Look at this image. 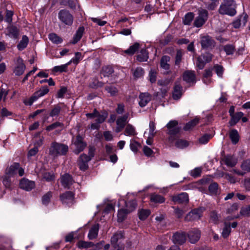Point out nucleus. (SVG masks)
<instances>
[{
	"label": "nucleus",
	"mask_w": 250,
	"mask_h": 250,
	"mask_svg": "<svg viewBox=\"0 0 250 250\" xmlns=\"http://www.w3.org/2000/svg\"><path fill=\"white\" fill-rule=\"evenodd\" d=\"M60 199L63 204L69 206L74 201V194L71 191H67L60 195Z\"/></svg>",
	"instance_id": "obj_15"
},
{
	"label": "nucleus",
	"mask_w": 250,
	"mask_h": 250,
	"mask_svg": "<svg viewBox=\"0 0 250 250\" xmlns=\"http://www.w3.org/2000/svg\"><path fill=\"white\" fill-rule=\"evenodd\" d=\"M42 178L47 182H51L54 179V175L50 172H45Z\"/></svg>",
	"instance_id": "obj_59"
},
{
	"label": "nucleus",
	"mask_w": 250,
	"mask_h": 250,
	"mask_svg": "<svg viewBox=\"0 0 250 250\" xmlns=\"http://www.w3.org/2000/svg\"><path fill=\"white\" fill-rule=\"evenodd\" d=\"M214 68L218 76L221 77L224 72L223 67L221 65L216 64L214 65Z\"/></svg>",
	"instance_id": "obj_60"
},
{
	"label": "nucleus",
	"mask_w": 250,
	"mask_h": 250,
	"mask_svg": "<svg viewBox=\"0 0 250 250\" xmlns=\"http://www.w3.org/2000/svg\"><path fill=\"white\" fill-rule=\"evenodd\" d=\"M63 127V125L62 123H61L59 122H55L48 126H47L46 128V130L48 131H50L53 130L55 129H56L58 127L61 128V130H62Z\"/></svg>",
	"instance_id": "obj_41"
},
{
	"label": "nucleus",
	"mask_w": 250,
	"mask_h": 250,
	"mask_svg": "<svg viewBox=\"0 0 250 250\" xmlns=\"http://www.w3.org/2000/svg\"><path fill=\"white\" fill-rule=\"evenodd\" d=\"M144 74V71L141 67L136 68L133 72V75L135 79L142 77Z\"/></svg>",
	"instance_id": "obj_47"
},
{
	"label": "nucleus",
	"mask_w": 250,
	"mask_h": 250,
	"mask_svg": "<svg viewBox=\"0 0 250 250\" xmlns=\"http://www.w3.org/2000/svg\"><path fill=\"white\" fill-rule=\"evenodd\" d=\"M20 187L22 189L29 191L34 188L35 183L28 179H23L20 181Z\"/></svg>",
	"instance_id": "obj_18"
},
{
	"label": "nucleus",
	"mask_w": 250,
	"mask_h": 250,
	"mask_svg": "<svg viewBox=\"0 0 250 250\" xmlns=\"http://www.w3.org/2000/svg\"><path fill=\"white\" fill-rule=\"evenodd\" d=\"M124 238V234L122 232L120 231L116 233L111 238V244L113 245H117V243L119 240Z\"/></svg>",
	"instance_id": "obj_34"
},
{
	"label": "nucleus",
	"mask_w": 250,
	"mask_h": 250,
	"mask_svg": "<svg viewBox=\"0 0 250 250\" xmlns=\"http://www.w3.org/2000/svg\"><path fill=\"white\" fill-rule=\"evenodd\" d=\"M247 21V15L246 14L243 15L232 22V25L234 28H238L241 26H245Z\"/></svg>",
	"instance_id": "obj_20"
},
{
	"label": "nucleus",
	"mask_w": 250,
	"mask_h": 250,
	"mask_svg": "<svg viewBox=\"0 0 250 250\" xmlns=\"http://www.w3.org/2000/svg\"><path fill=\"white\" fill-rule=\"evenodd\" d=\"M94 246V244L91 242H85L83 241H80L77 243V246L80 249L88 248Z\"/></svg>",
	"instance_id": "obj_46"
},
{
	"label": "nucleus",
	"mask_w": 250,
	"mask_h": 250,
	"mask_svg": "<svg viewBox=\"0 0 250 250\" xmlns=\"http://www.w3.org/2000/svg\"><path fill=\"white\" fill-rule=\"evenodd\" d=\"M149 138H153L155 134V132H154L155 129V124L154 122L150 121L149 122Z\"/></svg>",
	"instance_id": "obj_54"
},
{
	"label": "nucleus",
	"mask_w": 250,
	"mask_h": 250,
	"mask_svg": "<svg viewBox=\"0 0 250 250\" xmlns=\"http://www.w3.org/2000/svg\"><path fill=\"white\" fill-rule=\"evenodd\" d=\"M202 172V169L200 167H196L191 171L190 175L194 177L199 176Z\"/></svg>",
	"instance_id": "obj_63"
},
{
	"label": "nucleus",
	"mask_w": 250,
	"mask_h": 250,
	"mask_svg": "<svg viewBox=\"0 0 250 250\" xmlns=\"http://www.w3.org/2000/svg\"><path fill=\"white\" fill-rule=\"evenodd\" d=\"M61 107L59 105H55L50 112L51 117H55L58 116L60 113Z\"/></svg>",
	"instance_id": "obj_56"
},
{
	"label": "nucleus",
	"mask_w": 250,
	"mask_h": 250,
	"mask_svg": "<svg viewBox=\"0 0 250 250\" xmlns=\"http://www.w3.org/2000/svg\"><path fill=\"white\" fill-rule=\"evenodd\" d=\"M139 43L136 42L133 45L130 46L128 49L125 50V52L129 55H133L139 49Z\"/></svg>",
	"instance_id": "obj_40"
},
{
	"label": "nucleus",
	"mask_w": 250,
	"mask_h": 250,
	"mask_svg": "<svg viewBox=\"0 0 250 250\" xmlns=\"http://www.w3.org/2000/svg\"><path fill=\"white\" fill-rule=\"evenodd\" d=\"M48 38L52 42L55 44H59L62 42V39L55 33L49 34Z\"/></svg>",
	"instance_id": "obj_37"
},
{
	"label": "nucleus",
	"mask_w": 250,
	"mask_h": 250,
	"mask_svg": "<svg viewBox=\"0 0 250 250\" xmlns=\"http://www.w3.org/2000/svg\"><path fill=\"white\" fill-rule=\"evenodd\" d=\"M18 172L19 176H22L24 174V170L20 167L18 163H14L6 169L5 174L8 177H13Z\"/></svg>",
	"instance_id": "obj_7"
},
{
	"label": "nucleus",
	"mask_w": 250,
	"mask_h": 250,
	"mask_svg": "<svg viewBox=\"0 0 250 250\" xmlns=\"http://www.w3.org/2000/svg\"><path fill=\"white\" fill-rule=\"evenodd\" d=\"M222 176H225V178L231 183H235L239 181V180L236 177L231 175L230 174L223 173Z\"/></svg>",
	"instance_id": "obj_58"
},
{
	"label": "nucleus",
	"mask_w": 250,
	"mask_h": 250,
	"mask_svg": "<svg viewBox=\"0 0 250 250\" xmlns=\"http://www.w3.org/2000/svg\"><path fill=\"white\" fill-rule=\"evenodd\" d=\"M220 216L215 210H212L209 215V221L214 224H217L219 221Z\"/></svg>",
	"instance_id": "obj_42"
},
{
	"label": "nucleus",
	"mask_w": 250,
	"mask_h": 250,
	"mask_svg": "<svg viewBox=\"0 0 250 250\" xmlns=\"http://www.w3.org/2000/svg\"><path fill=\"white\" fill-rule=\"evenodd\" d=\"M199 120V119L197 118H194L193 120L186 124L184 127V129L186 131L191 129L198 123Z\"/></svg>",
	"instance_id": "obj_39"
},
{
	"label": "nucleus",
	"mask_w": 250,
	"mask_h": 250,
	"mask_svg": "<svg viewBox=\"0 0 250 250\" xmlns=\"http://www.w3.org/2000/svg\"><path fill=\"white\" fill-rule=\"evenodd\" d=\"M225 164L230 167H234L237 163V159L233 156H227L224 159Z\"/></svg>",
	"instance_id": "obj_24"
},
{
	"label": "nucleus",
	"mask_w": 250,
	"mask_h": 250,
	"mask_svg": "<svg viewBox=\"0 0 250 250\" xmlns=\"http://www.w3.org/2000/svg\"><path fill=\"white\" fill-rule=\"evenodd\" d=\"M124 134L126 136H134L137 134L135 127L130 124H127Z\"/></svg>",
	"instance_id": "obj_31"
},
{
	"label": "nucleus",
	"mask_w": 250,
	"mask_h": 250,
	"mask_svg": "<svg viewBox=\"0 0 250 250\" xmlns=\"http://www.w3.org/2000/svg\"><path fill=\"white\" fill-rule=\"evenodd\" d=\"M49 90L46 86H42L39 90L36 91L33 94L38 99L40 97H42L46 94Z\"/></svg>",
	"instance_id": "obj_29"
},
{
	"label": "nucleus",
	"mask_w": 250,
	"mask_h": 250,
	"mask_svg": "<svg viewBox=\"0 0 250 250\" xmlns=\"http://www.w3.org/2000/svg\"><path fill=\"white\" fill-rule=\"evenodd\" d=\"M170 61V57L168 56H164L161 59L160 66L161 67L166 70L169 69V64L168 62Z\"/></svg>",
	"instance_id": "obj_25"
},
{
	"label": "nucleus",
	"mask_w": 250,
	"mask_h": 250,
	"mask_svg": "<svg viewBox=\"0 0 250 250\" xmlns=\"http://www.w3.org/2000/svg\"><path fill=\"white\" fill-rule=\"evenodd\" d=\"M242 169L245 171H250V160L244 162L241 166Z\"/></svg>",
	"instance_id": "obj_62"
},
{
	"label": "nucleus",
	"mask_w": 250,
	"mask_h": 250,
	"mask_svg": "<svg viewBox=\"0 0 250 250\" xmlns=\"http://www.w3.org/2000/svg\"><path fill=\"white\" fill-rule=\"evenodd\" d=\"M209 191L212 194H215L217 192L218 185L216 183L211 184L208 187Z\"/></svg>",
	"instance_id": "obj_61"
},
{
	"label": "nucleus",
	"mask_w": 250,
	"mask_h": 250,
	"mask_svg": "<svg viewBox=\"0 0 250 250\" xmlns=\"http://www.w3.org/2000/svg\"><path fill=\"white\" fill-rule=\"evenodd\" d=\"M54 72H66L67 69L66 68V65H61L58 66H55L52 69Z\"/></svg>",
	"instance_id": "obj_57"
},
{
	"label": "nucleus",
	"mask_w": 250,
	"mask_h": 250,
	"mask_svg": "<svg viewBox=\"0 0 250 250\" xmlns=\"http://www.w3.org/2000/svg\"><path fill=\"white\" fill-rule=\"evenodd\" d=\"M183 80L188 83H194L195 81V74L193 71H186L183 76Z\"/></svg>",
	"instance_id": "obj_23"
},
{
	"label": "nucleus",
	"mask_w": 250,
	"mask_h": 250,
	"mask_svg": "<svg viewBox=\"0 0 250 250\" xmlns=\"http://www.w3.org/2000/svg\"><path fill=\"white\" fill-rule=\"evenodd\" d=\"M129 114L126 113L123 116L119 117L116 120L117 127L116 132H120L125 126L127 122Z\"/></svg>",
	"instance_id": "obj_12"
},
{
	"label": "nucleus",
	"mask_w": 250,
	"mask_h": 250,
	"mask_svg": "<svg viewBox=\"0 0 250 250\" xmlns=\"http://www.w3.org/2000/svg\"><path fill=\"white\" fill-rule=\"evenodd\" d=\"M15 66L14 69V73L16 76L21 75L25 69V65L23 61L21 58H18L15 62Z\"/></svg>",
	"instance_id": "obj_10"
},
{
	"label": "nucleus",
	"mask_w": 250,
	"mask_h": 250,
	"mask_svg": "<svg viewBox=\"0 0 250 250\" xmlns=\"http://www.w3.org/2000/svg\"><path fill=\"white\" fill-rule=\"evenodd\" d=\"M105 90L111 96H115L117 95L118 91L116 87L111 85L106 86L105 87Z\"/></svg>",
	"instance_id": "obj_52"
},
{
	"label": "nucleus",
	"mask_w": 250,
	"mask_h": 250,
	"mask_svg": "<svg viewBox=\"0 0 250 250\" xmlns=\"http://www.w3.org/2000/svg\"><path fill=\"white\" fill-rule=\"evenodd\" d=\"M73 145L75 146L74 152L76 154H78L82 151L86 146V144L83 141V138L78 135L76 137V140L73 142Z\"/></svg>",
	"instance_id": "obj_13"
},
{
	"label": "nucleus",
	"mask_w": 250,
	"mask_h": 250,
	"mask_svg": "<svg viewBox=\"0 0 250 250\" xmlns=\"http://www.w3.org/2000/svg\"><path fill=\"white\" fill-rule=\"evenodd\" d=\"M211 136L209 135L206 134L201 137L199 140V143L201 144H205L208 142L209 140L211 138Z\"/></svg>",
	"instance_id": "obj_64"
},
{
	"label": "nucleus",
	"mask_w": 250,
	"mask_h": 250,
	"mask_svg": "<svg viewBox=\"0 0 250 250\" xmlns=\"http://www.w3.org/2000/svg\"><path fill=\"white\" fill-rule=\"evenodd\" d=\"M99 229V225L98 224L94 225L90 229L88 234V238L90 240H93L96 238L98 234Z\"/></svg>",
	"instance_id": "obj_22"
},
{
	"label": "nucleus",
	"mask_w": 250,
	"mask_h": 250,
	"mask_svg": "<svg viewBox=\"0 0 250 250\" xmlns=\"http://www.w3.org/2000/svg\"><path fill=\"white\" fill-rule=\"evenodd\" d=\"M84 30V29L83 27H80L78 28L75 35H74V36L73 37V41H72V43L75 44L79 41L80 40V39H81V38L82 37V36L83 35Z\"/></svg>",
	"instance_id": "obj_28"
},
{
	"label": "nucleus",
	"mask_w": 250,
	"mask_h": 250,
	"mask_svg": "<svg viewBox=\"0 0 250 250\" xmlns=\"http://www.w3.org/2000/svg\"><path fill=\"white\" fill-rule=\"evenodd\" d=\"M28 42L29 40L28 37L26 36H23L17 46L18 49L20 50L24 49L27 46Z\"/></svg>",
	"instance_id": "obj_33"
},
{
	"label": "nucleus",
	"mask_w": 250,
	"mask_h": 250,
	"mask_svg": "<svg viewBox=\"0 0 250 250\" xmlns=\"http://www.w3.org/2000/svg\"><path fill=\"white\" fill-rule=\"evenodd\" d=\"M212 57V55L208 53H205L199 56L196 62L197 67L200 69H203L205 65L211 61Z\"/></svg>",
	"instance_id": "obj_8"
},
{
	"label": "nucleus",
	"mask_w": 250,
	"mask_h": 250,
	"mask_svg": "<svg viewBox=\"0 0 250 250\" xmlns=\"http://www.w3.org/2000/svg\"><path fill=\"white\" fill-rule=\"evenodd\" d=\"M68 146L57 142L51 144L49 148V154L52 156L55 157L59 156L64 155L68 151Z\"/></svg>",
	"instance_id": "obj_2"
},
{
	"label": "nucleus",
	"mask_w": 250,
	"mask_h": 250,
	"mask_svg": "<svg viewBox=\"0 0 250 250\" xmlns=\"http://www.w3.org/2000/svg\"><path fill=\"white\" fill-rule=\"evenodd\" d=\"M188 237L189 241L192 244H195L199 241L201 237V231L197 228H194L190 230Z\"/></svg>",
	"instance_id": "obj_11"
},
{
	"label": "nucleus",
	"mask_w": 250,
	"mask_h": 250,
	"mask_svg": "<svg viewBox=\"0 0 250 250\" xmlns=\"http://www.w3.org/2000/svg\"><path fill=\"white\" fill-rule=\"evenodd\" d=\"M140 146V144L137 141L134 140H131L130 143V148L132 151L134 152H137L138 151V148Z\"/></svg>",
	"instance_id": "obj_53"
},
{
	"label": "nucleus",
	"mask_w": 250,
	"mask_h": 250,
	"mask_svg": "<svg viewBox=\"0 0 250 250\" xmlns=\"http://www.w3.org/2000/svg\"><path fill=\"white\" fill-rule=\"evenodd\" d=\"M202 48H207L214 45V42L208 36H202L201 39Z\"/></svg>",
	"instance_id": "obj_19"
},
{
	"label": "nucleus",
	"mask_w": 250,
	"mask_h": 250,
	"mask_svg": "<svg viewBox=\"0 0 250 250\" xmlns=\"http://www.w3.org/2000/svg\"><path fill=\"white\" fill-rule=\"evenodd\" d=\"M150 200L155 203H162L165 202V200L164 197L160 195L152 194L150 196Z\"/></svg>",
	"instance_id": "obj_35"
},
{
	"label": "nucleus",
	"mask_w": 250,
	"mask_h": 250,
	"mask_svg": "<svg viewBox=\"0 0 250 250\" xmlns=\"http://www.w3.org/2000/svg\"><path fill=\"white\" fill-rule=\"evenodd\" d=\"M129 213L126 208L120 209L117 215L118 222H122L125 218L126 215Z\"/></svg>",
	"instance_id": "obj_38"
},
{
	"label": "nucleus",
	"mask_w": 250,
	"mask_h": 250,
	"mask_svg": "<svg viewBox=\"0 0 250 250\" xmlns=\"http://www.w3.org/2000/svg\"><path fill=\"white\" fill-rule=\"evenodd\" d=\"M166 126L168 130L167 133L169 135V141L172 143L174 140V136L180 132L181 127L178 126V122L176 120L169 121Z\"/></svg>",
	"instance_id": "obj_4"
},
{
	"label": "nucleus",
	"mask_w": 250,
	"mask_h": 250,
	"mask_svg": "<svg viewBox=\"0 0 250 250\" xmlns=\"http://www.w3.org/2000/svg\"><path fill=\"white\" fill-rule=\"evenodd\" d=\"M241 215L244 217H250V205L242 207L240 211Z\"/></svg>",
	"instance_id": "obj_49"
},
{
	"label": "nucleus",
	"mask_w": 250,
	"mask_h": 250,
	"mask_svg": "<svg viewBox=\"0 0 250 250\" xmlns=\"http://www.w3.org/2000/svg\"><path fill=\"white\" fill-rule=\"evenodd\" d=\"M52 197V193L51 192H48L45 194L42 197V203L43 205H47L50 201V199Z\"/></svg>",
	"instance_id": "obj_55"
},
{
	"label": "nucleus",
	"mask_w": 250,
	"mask_h": 250,
	"mask_svg": "<svg viewBox=\"0 0 250 250\" xmlns=\"http://www.w3.org/2000/svg\"><path fill=\"white\" fill-rule=\"evenodd\" d=\"M94 147L89 146L88 155L85 154L81 155L78 161V164L81 170L84 171L88 168V162L94 157Z\"/></svg>",
	"instance_id": "obj_3"
},
{
	"label": "nucleus",
	"mask_w": 250,
	"mask_h": 250,
	"mask_svg": "<svg viewBox=\"0 0 250 250\" xmlns=\"http://www.w3.org/2000/svg\"><path fill=\"white\" fill-rule=\"evenodd\" d=\"M189 145V143L185 140L178 139L175 142V146L181 149L184 148Z\"/></svg>",
	"instance_id": "obj_43"
},
{
	"label": "nucleus",
	"mask_w": 250,
	"mask_h": 250,
	"mask_svg": "<svg viewBox=\"0 0 250 250\" xmlns=\"http://www.w3.org/2000/svg\"><path fill=\"white\" fill-rule=\"evenodd\" d=\"M244 114L242 112H239L235 113L231 117V120L229 122L230 126H233L242 118Z\"/></svg>",
	"instance_id": "obj_26"
},
{
	"label": "nucleus",
	"mask_w": 250,
	"mask_h": 250,
	"mask_svg": "<svg viewBox=\"0 0 250 250\" xmlns=\"http://www.w3.org/2000/svg\"><path fill=\"white\" fill-rule=\"evenodd\" d=\"M205 210L204 208H194L191 210L186 216L185 219L187 221H193L199 220L202 216Z\"/></svg>",
	"instance_id": "obj_5"
},
{
	"label": "nucleus",
	"mask_w": 250,
	"mask_h": 250,
	"mask_svg": "<svg viewBox=\"0 0 250 250\" xmlns=\"http://www.w3.org/2000/svg\"><path fill=\"white\" fill-rule=\"evenodd\" d=\"M229 138L233 144H237L239 140V135L236 129H232L229 132Z\"/></svg>",
	"instance_id": "obj_30"
},
{
	"label": "nucleus",
	"mask_w": 250,
	"mask_h": 250,
	"mask_svg": "<svg viewBox=\"0 0 250 250\" xmlns=\"http://www.w3.org/2000/svg\"><path fill=\"white\" fill-rule=\"evenodd\" d=\"M139 104L142 107H145L151 100L150 95L148 93H141L139 97Z\"/></svg>",
	"instance_id": "obj_17"
},
{
	"label": "nucleus",
	"mask_w": 250,
	"mask_h": 250,
	"mask_svg": "<svg viewBox=\"0 0 250 250\" xmlns=\"http://www.w3.org/2000/svg\"><path fill=\"white\" fill-rule=\"evenodd\" d=\"M208 18V11L205 9H201L198 10V16L195 18L194 25L196 27L202 26Z\"/></svg>",
	"instance_id": "obj_6"
},
{
	"label": "nucleus",
	"mask_w": 250,
	"mask_h": 250,
	"mask_svg": "<svg viewBox=\"0 0 250 250\" xmlns=\"http://www.w3.org/2000/svg\"><path fill=\"white\" fill-rule=\"evenodd\" d=\"M126 209L128 212H131L134 210L137 207V204L135 200L130 201L127 203H125Z\"/></svg>",
	"instance_id": "obj_45"
},
{
	"label": "nucleus",
	"mask_w": 250,
	"mask_h": 250,
	"mask_svg": "<svg viewBox=\"0 0 250 250\" xmlns=\"http://www.w3.org/2000/svg\"><path fill=\"white\" fill-rule=\"evenodd\" d=\"M150 211L148 209H141L139 212V217L142 220H145L149 215Z\"/></svg>",
	"instance_id": "obj_51"
},
{
	"label": "nucleus",
	"mask_w": 250,
	"mask_h": 250,
	"mask_svg": "<svg viewBox=\"0 0 250 250\" xmlns=\"http://www.w3.org/2000/svg\"><path fill=\"white\" fill-rule=\"evenodd\" d=\"M108 114L106 112H103L101 113L98 111L97 114H96V121L98 124H101L103 123L106 118L107 117Z\"/></svg>",
	"instance_id": "obj_36"
},
{
	"label": "nucleus",
	"mask_w": 250,
	"mask_h": 250,
	"mask_svg": "<svg viewBox=\"0 0 250 250\" xmlns=\"http://www.w3.org/2000/svg\"><path fill=\"white\" fill-rule=\"evenodd\" d=\"M224 50L227 55H232L235 52V47L231 44H227L224 46Z\"/></svg>",
	"instance_id": "obj_48"
},
{
	"label": "nucleus",
	"mask_w": 250,
	"mask_h": 250,
	"mask_svg": "<svg viewBox=\"0 0 250 250\" xmlns=\"http://www.w3.org/2000/svg\"><path fill=\"white\" fill-rule=\"evenodd\" d=\"M194 15L192 12H188L185 16L183 22L185 24L189 25L192 21Z\"/></svg>",
	"instance_id": "obj_44"
},
{
	"label": "nucleus",
	"mask_w": 250,
	"mask_h": 250,
	"mask_svg": "<svg viewBox=\"0 0 250 250\" xmlns=\"http://www.w3.org/2000/svg\"><path fill=\"white\" fill-rule=\"evenodd\" d=\"M231 229L230 225L228 224L227 223H225V226L223 229L222 235L224 238H227L229 236L230 233Z\"/></svg>",
	"instance_id": "obj_50"
},
{
	"label": "nucleus",
	"mask_w": 250,
	"mask_h": 250,
	"mask_svg": "<svg viewBox=\"0 0 250 250\" xmlns=\"http://www.w3.org/2000/svg\"><path fill=\"white\" fill-rule=\"evenodd\" d=\"M172 241L175 244L182 245L186 241V235L185 232H175L172 237Z\"/></svg>",
	"instance_id": "obj_14"
},
{
	"label": "nucleus",
	"mask_w": 250,
	"mask_h": 250,
	"mask_svg": "<svg viewBox=\"0 0 250 250\" xmlns=\"http://www.w3.org/2000/svg\"><path fill=\"white\" fill-rule=\"evenodd\" d=\"M59 19L64 24L70 25L73 21V17L72 15L65 10H62L59 13Z\"/></svg>",
	"instance_id": "obj_9"
},
{
	"label": "nucleus",
	"mask_w": 250,
	"mask_h": 250,
	"mask_svg": "<svg viewBox=\"0 0 250 250\" xmlns=\"http://www.w3.org/2000/svg\"><path fill=\"white\" fill-rule=\"evenodd\" d=\"M236 5L233 0H224L219 8V13L223 15L233 16L236 13Z\"/></svg>",
	"instance_id": "obj_1"
},
{
	"label": "nucleus",
	"mask_w": 250,
	"mask_h": 250,
	"mask_svg": "<svg viewBox=\"0 0 250 250\" xmlns=\"http://www.w3.org/2000/svg\"><path fill=\"white\" fill-rule=\"evenodd\" d=\"M73 183L71 176L68 174H65L61 177V183L64 188H69Z\"/></svg>",
	"instance_id": "obj_21"
},
{
	"label": "nucleus",
	"mask_w": 250,
	"mask_h": 250,
	"mask_svg": "<svg viewBox=\"0 0 250 250\" xmlns=\"http://www.w3.org/2000/svg\"><path fill=\"white\" fill-rule=\"evenodd\" d=\"M172 201L176 204L187 203L188 202V196L187 193L183 192L174 196Z\"/></svg>",
	"instance_id": "obj_16"
},
{
	"label": "nucleus",
	"mask_w": 250,
	"mask_h": 250,
	"mask_svg": "<svg viewBox=\"0 0 250 250\" xmlns=\"http://www.w3.org/2000/svg\"><path fill=\"white\" fill-rule=\"evenodd\" d=\"M148 58V53L146 49H142L137 57V60L140 62H146Z\"/></svg>",
	"instance_id": "obj_32"
},
{
	"label": "nucleus",
	"mask_w": 250,
	"mask_h": 250,
	"mask_svg": "<svg viewBox=\"0 0 250 250\" xmlns=\"http://www.w3.org/2000/svg\"><path fill=\"white\" fill-rule=\"evenodd\" d=\"M182 87L179 84H176L173 92V98L174 100H178L182 96Z\"/></svg>",
	"instance_id": "obj_27"
}]
</instances>
